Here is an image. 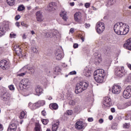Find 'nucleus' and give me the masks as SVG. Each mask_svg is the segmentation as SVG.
Masks as SVG:
<instances>
[{
  "label": "nucleus",
  "instance_id": "nucleus-16",
  "mask_svg": "<svg viewBox=\"0 0 131 131\" xmlns=\"http://www.w3.org/2000/svg\"><path fill=\"white\" fill-rule=\"evenodd\" d=\"M124 48L131 51V38L128 39L126 42L124 44Z\"/></svg>",
  "mask_w": 131,
  "mask_h": 131
},
{
  "label": "nucleus",
  "instance_id": "nucleus-3",
  "mask_svg": "<svg viewBox=\"0 0 131 131\" xmlns=\"http://www.w3.org/2000/svg\"><path fill=\"white\" fill-rule=\"evenodd\" d=\"M89 83L84 81L80 82L76 85V89L75 93L76 94H79V93H82L83 91H85L89 86Z\"/></svg>",
  "mask_w": 131,
  "mask_h": 131
},
{
  "label": "nucleus",
  "instance_id": "nucleus-46",
  "mask_svg": "<svg viewBox=\"0 0 131 131\" xmlns=\"http://www.w3.org/2000/svg\"><path fill=\"white\" fill-rule=\"evenodd\" d=\"M55 72H60L61 71V70L60 69V68L58 67H55Z\"/></svg>",
  "mask_w": 131,
  "mask_h": 131
},
{
  "label": "nucleus",
  "instance_id": "nucleus-58",
  "mask_svg": "<svg viewBox=\"0 0 131 131\" xmlns=\"http://www.w3.org/2000/svg\"><path fill=\"white\" fill-rule=\"evenodd\" d=\"M127 67L131 70V64L130 63H128V62L127 63Z\"/></svg>",
  "mask_w": 131,
  "mask_h": 131
},
{
  "label": "nucleus",
  "instance_id": "nucleus-53",
  "mask_svg": "<svg viewBox=\"0 0 131 131\" xmlns=\"http://www.w3.org/2000/svg\"><path fill=\"white\" fill-rule=\"evenodd\" d=\"M41 114L43 116H46V115H47V112H46V111H42Z\"/></svg>",
  "mask_w": 131,
  "mask_h": 131
},
{
  "label": "nucleus",
  "instance_id": "nucleus-28",
  "mask_svg": "<svg viewBox=\"0 0 131 131\" xmlns=\"http://www.w3.org/2000/svg\"><path fill=\"white\" fill-rule=\"evenodd\" d=\"M47 9L48 10V11H54V5H53V3H50L49 4V5L47 7Z\"/></svg>",
  "mask_w": 131,
  "mask_h": 131
},
{
  "label": "nucleus",
  "instance_id": "nucleus-12",
  "mask_svg": "<svg viewBox=\"0 0 131 131\" xmlns=\"http://www.w3.org/2000/svg\"><path fill=\"white\" fill-rule=\"evenodd\" d=\"M27 68L28 70L30 71V73L31 74H33L34 72H35V68H34L32 66H26L20 70V72H22L23 70H26V69Z\"/></svg>",
  "mask_w": 131,
  "mask_h": 131
},
{
  "label": "nucleus",
  "instance_id": "nucleus-24",
  "mask_svg": "<svg viewBox=\"0 0 131 131\" xmlns=\"http://www.w3.org/2000/svg\"><path fill=\"white\" fill-rule=\"evenodd\" d=\"M9 94L5 93L2 96V100H3V101H7L9 98Z\"/></svg>",
  "mask_w": 131,
  "mask_h": 131
},
{
  "label": "nucleus",
  "instance_id": "nucleus-40",
  "mask_svg": "<svg viewBox=\"0 0 131 131\" xmlns=\"http://www.w3.org/2000/svg\"><path fill=\"white\" fill-rule=\"evenodd\" d=\"M69 104L70 105H72V106H74V105H75V101H74L73 100H71L69 101Z\"/></svg>",
  "mask_w": 131,
  "mask_h": 131
},
{
  "label": "nucleus",
  "instance_id": "nucleus-31",
  "mask_svg": "<svg viewBox=\"0 0 131 131\" xmlns=\"http://www.w3.org/2000/svg\"><path fill=\"white\" fill-rule=\"evenodd\" d=\"M35 131H41V127L39 124H36L35 127Z\"/></svg>",
  "mask_w": 131,
  "mask_h": 131
},
{
  "label": "nucleus",
  "instance_id": "nucleus-64",
  "mask_svg": "<svg viewBox=\"0 0 131 131\" xmlns=\"http://www.w3.org/2000/svg\"><path fill=\"white\" fill-rule=\"evenodd\" d=\"M108 119H110V120H112L113 119V116L111 115L108 117Z\"/></svg>",
  "mask_w": 131,
  "mask_h": 131
},
{
  "label": "nucleus",
  "instance_id": "nucleus-39",
  "mask_svg": "<svg viewBox=\"0 0 131 131\" xmlns=\"http://www.w3.org/2000/svg\"><path fill=\"white\" fill-rule=\"evenodd\" d=\"M39 104H40V106H44V105L46 104V101L45 100H41L39 101Z\"/></svg>",
  "mask_w": 131,
  "mask_h": 131
},
{
  "label": "nucleus",
  "instance_id": "nucleus-15",
  "mask_svg": "<svg viewBox=\"0 0 131 131\" xmlns=\"http://www.w3.org/2000/svg\"><path fill=\"white\" fill-rule=\"evenodd\" d=\"M103 105L106 107H109L111 105V98L109 97H105L104 98Z\"/></svg>",
  "mask_w": 131,
  "mask_h": 131
},
{
  "label": "nucleus",
  "instance_id": "nucleus-51",
  "mask_svg": "<svg viewBox=\"0 0 131 131\" xmlns=\"http://www.w3.org/2000/svg\"><path fill=\"white\" fill-rule=\"evenodd\" d=\"M20 18H21V16H20V15H17L15 16V20H18L20 19Z\"/></svg>",
  "mask_w": 131,
  "mask_h": 131
},
{
  "label": "nucleus",
  "instance_id": "nucleus-44",
  "mask_svg": "<svg viewBox=\"0 0 131 131\" xmlns=\"http://www.w3.org/2000/svg\"><path fill=\"white\" fill-rule=\"evenodd\" d=\"M10 36L11 38H15L16 37V34H14V33L12 32L10 33Z\"/></svg>",
  "mask_w": 131,
  "mask_h": 131
},
{
  "label": "nucleus",
  "instance_id": "nucleus-29",
  "mask_svg": "<svg viewBox=\"0 0 131 131\" xmlns=\"http://www.w3.org/2000/svg\"><path fill=\"white\" fill-rule=\"evenodd\" d=\"M90 70H89V68L86 67L84 70V74L86 76H90Z\"/></svg>",
  "mask_w": 131,
  "mask_h": 131
},
{
  "label": "nucleus",
  "instance_id": "nucleus-60",
  "mask_svg": "<svg viewBox=\"0 0 131 131\" xmlns=\"http://www.w3.org/2000/svg\"><path fill=\"white\" fill-rule=\"evenodd\" d=\"M111 112H112V113H114L115 112V108H112L111 109Z\"/></svg>",
  "mask_w": 131,
  "mask_h": 131
},
{
  "label": "nucleus",
  "instance_id": "nucleus-17",
  "mask_svg": "<svg viewBox=\"0 0 131 131\" xmlns=\"http://www.w3.org/2000/svg\"><path fill=\"white\" fill-rule=\"evenodd\" d=\"M131 103L130 102H128L126 103H121L118 104V109H120V110H121L122 109H125L126 107H128V106H130Z\"/></svg>",
  "mask_w": 131,
  "mask_h": 131
},
{
  "label": "nucleus",
  "instance_id": "nucleus-61",
  "mask_svg": "<svg viewBox=\"0 0 131 131\" xmlns=\"http://www.w3.org/2000/svg\"><path fill=\"white\" fill-rule=\"evenodd\" d=\"M80 38L82 41V42H83V41H84V37L82 36H80Z\"/></svg>",
  "mask_w": 131,
  "mask_h": 131
},
{
  "label": "nucleus",
  "instance_id": "nucleus-36",
  "mask_svg": "<svg viewBox=\"0 0 131 131\" xmlns=\"http://www.w3.org/2000/svg\"><path fill=\"white\" fill-rule=\"evenodd\" d=\"M24 10H25V7L23 5H20L17 8V10L19 11H24Z\"/></svg>",
  "mask_w": 131,
  "mask_h": 131
},
{
  "label": "nucleus",
  "instance_id": "nucleus-14",
  "mask_svg": "<svg viewBox=\"0 0 131 131\" xmlns=\"http://www.w3.org/2000/svg\"><path fill=\"white\" fill-rule=\"evenodd\" d=\"M17 130V125L16 123L11 122L8 128L7 131H16Z\"/></svg>",
  "mask_w": 131,
  "mask_h": 131
},
{
  "label": "nucleus",
  "instance_id": "nucleus-49",
  "mask_svg": "<svg viewBox=\"0 0 131 131\" xmlns=\"http://www.w3.org/2000/svg\"><path fill=\"white\" fill-rule=\"evenodd\" d=\"M69 74L70 75H74L76 74V72L75 71L71 72H70Z\"/></svg>",
  "mask_w": 131,
  "mask_h": 131
},
{
  "label": "nucleus",
  "instance_id": "nucleus-37",
  "mask_svg": "<svg viewBox=\"0 0 131 131\" xmlns=\"http://www.w3.org/2000/svg\"><path fill=\"white\" fill-rule=\"evenodd\" d=\"M5 34V30L3 28L0 27V36L4 35Z\"/></svg>",
  "mask_w": 131,
  "mask_h": 131
},
{
  "label": "nucleus",
  "instance_id": "nucleus-59",
  "mask_svg": "<svg viewBox=\"0 0 131 131\" xmlns=\"http://www.w3.org/2000/svg\"><path fill=\"white\" fill-rule=\"evenodd\" d=\"M99 123H103V122H104V120H103V119H100L99 120Z\"/></svg>",
  "mask_w": 131,
  "mask_h": 131
},
{
  "label": "nucleus",
  "instance_id": "nucleus-6",
  "mask_svg": "<svg viewBox=\"0 0 131 131\" xmlns=\"http://www.w3.org/2000/svg\"><path fill=\"white\" fill-rule=\"evenodd\" d=\"M125 70H124V67H117L115 70V74L118 77H122L123 74H124Z\"/></svg>",
  "mask_w": 131,
  "mask_h": 131
},
{
  "label": "nucleus",
  "instance_id": "nucleus-21",
  "mask_svg": "<svg viewBox=\"0 0 131 131\" xmlns=\"http://www.w3.org/2000/svg\"><path fill=\"white\" fill-rule=\"evenodd\" d=\"M55 58L56 60H62L63 58V55L61 53L60 51L58 50V51L55 53Z\"/></svg>",
  "mask_w": 131,
  "mask_h": 131
},
{
  "label": "nucleus",
  "instance_id": "nucleus-7",
  "mask_svg": "<svg viewBox=\"0 0 131 131\" xmlns=\"http://www.w3.org/2000/svg\"><path fill=\"white\" fill-rule=\"evenodd\" d=\"M123 97L125 99H129L131 97V86H128L123 92Z\"/></svg>",
  "mask_w": 131,
  "mask_h": 131
},
{
  "label": "nucleus",
  "instance_id": "nucleus-22",
  "mask_svg": "<svg viewBox=\"0 0 131 131\" xmlns=\"http://www.w3.org/2000/svg\"><path fill=\"white\" fill-rule=\"evenodd\" d=\"M95 64L98 65V64H100L101 62H102V58L99 54H97V57H96L95 60Z\"/></svg>",
  "mask_w": 131,
  "mask_h": 131
},
{
  "label": "nucleus",
  "instance_id": "nucleus-2",
  "mask_svg": "<svg viewBox=\"0 0 131 131\" xmlns=\"http://www.w3.org/2000/svg\"><path fill=\"white\" fill-rule=\"evenodd\" d=\"M105 75L106 73L103 69L97 70L94 73V78L97 82H103Z\"/></svg>",
  "mask_w": 131,
  "mask_h": 131
},
{
  "label": "nucleus",
  "instance_id": "nucleus-1",
  "mask_svg": "<svg viewBox=\"0 0 131 131\" xmlns=\"http://www.w3.org/2000/svg\"><path fill=\"white\" fill-rule=\"evenodd\" d=\"M114 30L118 35H125L129 31V26L122 22H118L114 25Z\"/></svg>",
  "mask_w": 131,
  "mask_h": 131
},
{
  "label": "nucleus",
  "instance_id": "nucleus-54",
  "mask_svg": "<svg viewBox=\"0 0 131 131\" xmlns=\"http://www.w3.org/2000/svg\"><path fill=\"white\" fill-rule=\"evenodd\" d=\"M88 120L89 122H92V121H94V119L93 118H89Z\"/></svg>",
  "mask_w": 131,
  "mask_h": 131
},
{
  "label": "nucleus",
  "instance_id": "nucleus-27",
  "mask_svg": "<svg viewBox=\"0 0 131 131\" xmlns=\"http://www.w3.org/2000/svg\"><path fill=\"white\" fill-rule=\"evenodd\" d=\"M29 107H30L32 110H35V109L37 108L35 103L32 104V103H29Z\"/></svg>",
  "mask_w": 131,
  "mask_h": 131
},
{
  "label": "nucleus",
  "instance_id": "nucleus-34",
  "mask_svg": "<svg viewBox=\"0 0 131 131\" xmlns=\"http://www.w3.org/2000/svg\"><path fill=\"white\" fill-rule=\"evenodd\" d=\"M25 115H26L25 112H21L20 113V115L19 116V118L20 119H23V118H24V117H25Z\"/></svg>",
  "mask_w": 131,
  "mask_h": 131
},
{
  "label": "nucleus",
  "instance_id": "nucleus-8",
  "mask_svg": "<svg viewBox=\"0 0 131 131\" xmlns=\"http://www.w3.org/2000/svg\"><path fill=\"white\" fill-rule=\"evenodd\" d=\"M122 90V88H121V86L115 84L113 86L112 92L113 94H115V95H118L121 93Z\"/></svg>",
  "mask_w": 131,
  "mask_h": 131
},
{
  "label": "nucleus",
  "instance_id": "nucleus-32",
  "mask_svg": "<svg viewBox=\"0 0 131 131\" xmlns=\"http://www.w3.org/2000/svg\"><path fill=\"white\" fill-rule=\"evenodd\" d=\"M7 2L9 6H14L15 4V0H7Z\"/></svg>",
  "mask_w": 131,
  "mask_h": 131
},
{
  "label": "nucleus",
  "instance_id": "nucleus-9",
  "mask_svg": "<svg viewBox=\"0 0 131 131\" xmlns=\"http://www.w3.org/2000/svg\"><path fill=\"white\" fill-rule=\"evenodd\" d=\"M14 51L15 52L16 55L19 57V58H22L23 55H22V49H21L20 45H15L13 47Z\"/></svg>",
  "mask_w": 131,
  "mask_h": 131
},
{
  "label": "nucleus",
  "instance_id": "nucleus-52",
  "mask_svg": "<svg viewBox=\"0 0 131 131\" xmlns=\"http://www.w3.org/2000/svg\"><path fill=\"white\" fill-rule=\"evenodd\" d=\"M85 28H89V27H91V25L90 24H85Z\"/></svg>",
  "mask_w": 131,
  "mask_h": 131
},
{
  "label": "nucleus",
  "instance_id": "nucleus-62",
  "mask_svg": "<svg viewBox=\"0 0 131 131\" xmlns=\"http://www.w3.org/2000/svg\"><path fill=\"white\" fill-rule=\"evenodd\" d=\"M70 32H71V33H73L74 32V29L73 28H71L70 30Z\"/></svg>",
  "mask_w": 131,
  "mask_h": 131
},
{
  "label": "nucleus",
  "instance_id": "nucleus-38",
  "mask_svg": "<svg viewBox=\"0 0 131 131\" xmlns=\"http://www.w3.org/2000/svg\"><path fill=\"white\" fill-rule=\"evenodd\" d=\"M114 4V0H108L107 5L109 6H112V5Z\"/></svg>",
  "mask_w": 131,
  "mask_h": 131
},
{
  "label": "nucleus",
  "instance_id": "nucleus-57",
  "mask_svg": "<svg viewBox=\"0 0 131 131\" xmlns=\"http://www.w3.org/2000/svg\"><path fill=\"white\" fill-rule=\"evenodd\" d=\"M16 26H17V27H20V23L18 21H17L15 23Z\"/></svg>",
  "mask_w": 131,
  "mask_h": 131
},
{
  "label": "nucleus",
  "instance_id": "nucleus-20",
  "mask_svg": "<svg viewBox=\"0 0 131 131\" xmlns=\"http://www.w3.org/2000/svg\"><path fill=\"white\" fill-rule=\"evenodd\" d=\"M60 15L62 17V19L64 21H67V19H68V17H67V13L65 11H62L60 13Z\"/></svg>",
  "mask_w": 131,
  "mask_h": 131
},
{
  "label": "nucleus",
  "instance_id": "nucleus-45",
  "mask_svg": "<svg viewBox=\"0 0 131 131\" xmlns=\"http://www.w3.org/2000/svg\"><path fill=\"white\" fill-rule=\"evenodd\" d=\"M9 89L10 91H14V90H15V88H14V85H10L9 86Z\"/></svg>",
  "mask_w": 131,
  "mask_h": 131
},
{
  "label": "nucleus",
  "instance_id": "nucleus-23",
  "mask_svg": "<svg viewBox=\"0 0 131 131\" xmlns=\"http://www.w3.org/2000/svg\"><path fill=\"white\" fill-rule=\"evenodd\" d=\"M59 122H56L52 125V131H57V129L59 128Z\"/></svg>",
  "mask_w": 131,
  "mask_h": 131
},
{
  "label": "nucleus",
  "instance_id": "nucleus-42",
  "mask_svg": "<svg viewBox=\"0 0 131 131\" xmlns=\"http://www.w3.org/2000/svg\"><path fill=\"white\" fill-rule=\"evenodd\" d=\"M130 126V125H129V123H125V124H124L123 125V127L124 128H128V127H129Z\"/></svg>",
  "mask_w": 131,
  "mask_h": 131
},
{
  "label": "nucleus",
  "instance_id": "nucleus-43",
  "mask_svg": "<svg viewBox=\"0 0 131 131\" xmlns=\"http://www.w3.org/2000/svg\"><path fill=\"white\" fill-rule=\"evenodd\" d=\"M21 26H24V27H26V28H28V25H27V24L24 23V21H22L21 23Z\"/></svg>",
  "mask_w": 131,
  "mask_h": 131
},
{
  "label": "nucleus",
  "instance_id": "nucleus-18",
  "mask_svg": "<svg viewBox=\"0 0 131 131\" xmlns=\"http://www.w3.org/2000/svg\"><path fill=\"white\" fill-rule=\"evenodd\" d=\"M75 125L77 129H82L84 128V125H83V124L82 123V121H77L75 123Z\"/></svg>",
  "mask_w": 131,
  "mask_h": 131
},
{
  "label": "nucleus",
  "instance_id": "nucleus-47",
  "mask_svg": "<svg viewBox=\"0 0 131 131\" xmlns=\"http://www.w3.org/2000/svg\"><path fill=\"white\" fill-rule=\"evenodd\" d=\"M67 114L69 115H72L73 114V111L70 110L67 112Z\"/></svg>",
  "mask_w": 131,
  "mask_h": 131
},
{
  "label": "nucleus",
  "instance_id": "nucleus-4",
  "mask_svg": "<svg viewBox=\"0 0 131 131\" xmlns=\"http://www.w3.org/2000/svg\"><path fill=\"white\" fill-rule=\"evenodd\" d=\"M30 84V80L28 78H24L23 79L19 84V86L20 89V90H26L27 88H28V86Z\"/></svg>",
  "mask_w": 131,
  "mask_h": 131
},
{
  "label": "nucleus",
  "instance_id": "nucleus-30",
  "mask_svg": "<svg viewBox=\"0 0 131 131\" xmlns=\"http://www.w3.org/2000/svg\"><path fill=\"white\" fill-rule=\"evenodd\" d=\"M19 72H21L19 74H17V76H24V75H26V73H27V71L25 70H23L22 72H20L19 70Z\"/></svg>",
  "mask_w": 131,
  "mask_h": 131
},
{
  "label": "nucleus",
  "instance_id": "nucleus-10",
  "mask_svg": "<svg viewBox=\"0 0 131 131\" xmlns=\"http://www.w3.org/2000/svg\"><path fill=\"white\" fill-rule=\"evenodd\" d=\"M0 67L3 70H8L10 68L9 62L6 60H2L0 61Z\"/></svg>",
  "mask_w": 131,
  "mask_h": 131
},
{
  "label": "nucleus",
  "instance_id": "nucleus-13",
  "mask_svg": "<svg viewBox=\"0 0 131 131\" xmlns=\"http://www.w3.org/2000/svg\"><path fill=\"white\" fill-rule=\"evenodd\" d=\"M36 20L38 22H42L43 21V16L41 11H37L36 13Z\"/></svg>",
  "mask_w": 131,
  "mask_h": 131
},
{
  "label": "nucleus",
  "instance_id": "nucleus-48",
  "mask_svg": "<svg viewBox=\"0 0 131 131\" xmlns=\"http://www.w3.org/2000/svg\"><path fill=\"white\" fill-rule=\"evenodd\" d=\"M90 6H91V3H86L85 4V7L86 8H90Z\"/></svg>",
  "mask_w": 131,
  "mask_h": 131
},
{
  "label": "nucleus",
  "instance_id": "nucleus-26",
  "mask_svg": "<svg viewBox=\"0 0 131 131\" xmlns=\"http://www.w3.org/2000/svg\"><path fill=\"white\" fill-rule=\"evenodd\" d=\"M81 111V107L79 105H77L75 107L74 109V113L76 114H77L78 113H79Z\"/></svg>",
  "mask_w": 131,
  "mask_h": 131
},
{
  "label": "nucleus",
  "instance_id": "nucleus-11",
  "mask_svg": "<svg viewBox=\"0 0 131 131\" xmlns=\"http://www.w3.org/2000/svg\"><path fill=\"white\" fill-rule=\"evenodd\" d=\"M74 20L76 22H77L79 24H81V23H82V20L81 19V12H76L74 15Z\"/></svg>",
  "mask_w": 131,
  "mask_h": 131
},
{
  "label": "nucleus",
  "instance_id": "nucleus-63",
  "mask_svg": "<svg viewBox=\"0 0 131 131\" xmlns=\"http://www.w3.org/2000/svg\"><path fill=\"white\" fill-rule=\"evenodd\" d=\"M27 37V36H26V35H25V34H24L23 36V38L24 39H26Z\"/></svg>",
  "mask_w": 131,
  "mask_h": 131
},
{
  "label": "nucleus",
  "instance_id": "nucleus-55",
  "mask_svg": "<svg viewBox=\"0 0 131 131\" xmlns=\"http://www.w3.org/2000/svg\"><path fill=\"white\" fill-rule=\"evenodd\" d=\"M0 130H4V126H3V124L0 123Z\"/></svg>",
  "mask_w": 131,
  "mask_h": 131
},
{
  "label": "nucleus",
  "instance_id": "nucleus-25",
  "mask_svg": "<svg viewBox=\"0 0 131 131\" xmlns=\"http://www.w3.org/2000/svg\"><path fill=\"white\" fill-rule=\"evenodd\" d=\"M50 107L54 110H57L59 108V106H58L57 103H52L50 105Z\"/></svg>",
  "mask_w": 131,
  "mask_h": 131
},
{
  "label": "nucleus",
  "instance_id": "nucleus-41",
  "mask_svg": "<svg viewBox=\"0 0 131 131\" xmlns=\"http://www.w3.org/2000/svg\"><path fill=\"white\" fill-rule=\"evenodd\" d=\"M32 51L33 52V53H35L36 54L38 52V50H37V49H36L35 47H33L32 49Z\"/></svg>",
  "mask_w": 131,
  "mask_h": 131
},
{
  "label": "nucleus",
  "instance_id": "nucleus-35",
  "mask_svg": "<svg viewBox=\"0 0 131 131\" xmlns=\"http://www.w3.org/2000/svg\"><path fill=\"white\" fill-rule=\"evenodd\" d=\"M42 123L44 125H47L49 123V120L43 119L41 120Z\"/></svg>",
  "mask_w": 131,
  "mask_h": 131
},
{
  "label": "nucleus",
  "instance_id": "nucleus-33",
  "mask_svg": "<svg viewBox=\"0 0 131 131\" xmlns=\"http://www.w3.org/2000/svg\"><path fill=\"white\" fill-rule=\"evenodd\" d=\"M46 37H52L53 36V34L52 33V31H49L45 33Z\"/></svg>",
  "mask_w": 131,
  "mask_h": 131
},
{
  "label": "nucleus",
  "instance_id": "nucleus-19",
  "mask_svg": "<svg viewBox=\"0 0 131 131\" xmlns=\"http://www.w3.org/2000/svg\"><path fill=\"white\" fill-rule=\"evenodd\" d=\"M35 93L36 96H39L42 93V88L39 85L37 86L35 88Z\"/></svg>",
  "mask_w": 131,
  "mask_h": 131
},
{
  "label": "nucleus",
  "instance_id": "nucleus-5",
  "mask_svg": "<svg viewBox=\"0 0 131 131\" xmlns=\"http://www.w3.org/2000/svg\"><path fill=\"white\" fill-rule=\"evenodd\" d=\"M105 30V24L99 21L96 24V31L98 34H102Z\"/></svg>",
  "mask_w": 131,
  "mask_h": 131
},
{
  "label": "nucleus",
  "instance_id": "nucleus-50",
  "mask_svg": "<svg viewBox=\"0 0 131 131\" xmlns=\"http://www.w3.org/2000/svg\"><path fill=\"white\" fill-rule=\"evenodd\" d=\"M35 104H36V106L37 107V108H39V107H40V104L39 103V101L36 102Z\"/></svg>",
  "mask_w": 131,
  "mask_h": 131
},
{
  "label": "nucleus",
  "instance_id": "nucleus-56",
  "mask_svg": "<svg viewBox=\"0 0 131 131\" xmlns=\"http://www.w3.org/2000/svg\"><path fill=\"white\" fill-rule=\"evenodd\" d=\"M74 49H77V48H78V44L77 43H75L74 44Z\"/></svg>",
  "mask_w": 131,
  "mask_h": 131
}]
</instances>
